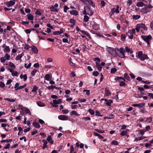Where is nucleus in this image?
I'll return each mask as SVG.
<instances>
[{
    "instance_id": "4be33fe9",
    "label": "nucleus",
    "mask_w": 153,
    "mask_h": 153,
    "mask_svg": "<svg viewBox=\"0 0 153 153\" xmlns=\"http://www.w3.org/2000/svg\"><path fill=\"white\" fill-rule=\"evenodd\" d=\"M24 55V53H22L20 54H19L16 58V61L19 60L21 59L22 58V56Z\"/></svg>"
},
{
    "instance_id": "39448f33",
    "label": "nucleus",
    "mask_w": 153,
    "mask_h": 153,
    "mask_svg": "<svg viewBox=\"0 0 153 153\" xmlns=\"http://www.w3.org/2000/svg\"><path fill=\"white\" fill-rule=\"evenodd\" d=\"M118 51H119L120 53H117V56H119L121 58H124L125 57L124 55L125 50L123 48H120V50H119Z\"/></svg>"
},
{
    "instance_id": "37998d69",
    "label": "nucleus",
    "mask_w": 153,
    "mask_h": 153,
    "mask_svg": "<svg viewBox=\"0 0 153 153\" xmlns=\"http://www.w3.org/2000/svg\"><path fill=\"white\" fill-rule=\"evenodd\" d=\"M12 141V140L11 139H7L6 140H2L1 141V143H4L5 142H6L7 143L9 142H11Z\"/></svg>"
},
{
    "instance_id": "c756f323",
    "label": "nucleus",
    "mask_w": 153,
    "mask_h": 153,
    "mask_svg": "<svg viewBox=\"0 0 153 153\" xmlns=\"http://www.w3.org/2000/svg\"><path fill=\"white\" fill-rule=\"evenodd\" d=\"M70 114L71 116H72L73 115H75L77 116H79L80 115V114H78L76 111H72L70 113Z\"/></svg>"
},
{
    "instance_id": "c85d7f7f",
    "label": "nucleus",
    "mask_w": 153,
    "mask_h": 153,
    "mask_svg": "<svg viewBox=\"0 0 153 153\" xmlns=\"http://www.w3.org/2000/svg\"><path fill=\"white\" fill-rule=\"evenodd\" d=\"M96 65L97 67V70L99 71H100L102 69V67L100 64H99L97 62H96Z\"/></svg>"
},
{
    "instance_id": "2f4dec72",
    "label": "nucleus",
    "mask_w": 153,
    "mask_h": 153,
    "mask_svg": "<svg viewBox=\"0 0 153 153\" xmlns=\"http://www.w3.org/2000/svg\"><path fill=\"white\" fill-rule=\"evenodd\" d=\"M80 31L83 34L86 35L88 37H90V34L87 32L83 30H80Z\"/></svg>"
},
{
    "instance_id": "20e7f679",
    "label": "nucleus",
    "mask_w": 153,
    "mask_h": 153,
    "mask_svg": "<svg viewBox=\"0 0 153 153\" xmlns=\"http://www.w3.org/2000/svg\"><path fill=\"white\" fill-rule=\"evenodd\" d=\"M136 5L138 7H142L143 6L148 7L149 8H153V6L150 4H144L142 2H139L137 3Z\"/></svg>"
},
{
    "instance_id": "79ce46f5",
    "label": "nucleus",
    "mask_w": 153,
    "mask_h": 153,
    "mask_svg": "<svg viewBox=\"0 0 153 153\" xmlns=\"http://www.w3.org/2000/svg\"><path fill=\"white\" fill-rule=\"evenodd\" d=\"M31 65V63H29L28 65L26 63H25L24 65L25 67L26 68H28L30 67Z\"/></svg>"
},
{
    "instance_id": "f03ea898",
    "label": "nucleus",
    "mask_w": 153,
    "mask_h": 153,
    "mask_svg": "<svg viewBox=\"0 0 153 153\" xmlns=\"http://www.w3.org/2000/svg\"><path fill=\"white\" fill-rule=\"evenodd\" d=\"M93 13V11L88 6H85L84 8V11L83 14L84 15H88L89 16H92Z\"/></svg>"
},
{
    "instance_id": "13d9d810",
    "label": "nucleus",
    "mask_w": 153,
    "mask_h": 153,
    "mask_svg": "<svg viewBox=\"0 0 153 153\" xmlns=\"http://www.w3.org/2000/svg\"><path fill=\"white\" fill-rule=\"evenodd\" d=\"M37 89H38L37 87L36 86H33V88L32 91V92H33L36 91L37 90Z\"/></svg>"
},
{
    "instance_id": "774afa93",
    "label": "nucleus",
    "mask_w": 153,
    "mask_h": 153,
    "mask_svg": "<svg viewBox=\"0 0 153 153\" xmlns=\"http://www.w3.org/2000/svg\"><path fill=\"white\" fill-rule=\"evenodd\" d=\"M150 27L151 30H153V20L150 23Z\"/></svg>"
},
{
    "instance_id": "09e8293b",
    "label": "nucleus",
    "mask_w": 153,
    "mask_h": 153,
    "mask_svg": "<svg viewBox=\"0 0 153 153\" xmlns=\"http://www.w3.org/2000/svg\"><path fill=\"white\" fill-rule=\"evenodd\" d=\"M145 129H141L140 130L139 133L141 135H143L146 131Z\"/></svg>"
},
{
    "instance_id": "2eb2a0df",
    "label": "nucleus",
    "mask_w": 153,
    "mask_h": 153,
    "mask_svg": "<svg viewBox=\"0 0 153 153\" xmlns=\"http://www.w3.org/2000/svg\"><path fill=\"white\" fill-rule=\"evenodd\" d=\"M62 102V100L61 99H59L58 100H54L53 101V104H59L61 103Z\"/></svg>"
},
{
    "instance_id": "6e6552de",
    "label": "nucleus",
    "mask_w": 153,
    "mask_h": 153,
    "mask_svg": "<svg viewBox=\"0 0 153 153\" xmlns=\"http://www.w3.org/2000/svg\"><path fill=\"white\" fill-rule=\"evenodd\" d=\"M143 39L145 42H146L148 44H149V40L151 39L152 38V36L150 35H149L148 36H142Z\"/></svg>"
},
{
    "instance_id": "de8ad7c7",
    "label": "nucleus",
    "mask_w": 153,
    "mask_h": 153,
    "mask_svg": "<svg viewBox=\"0 0 153 153\" xmlns=\"http://www.w3.org/2000/svg\"><path fill=\"white\" fill-rule=\"evenodd\" d=\"M124 77L126 78L127 80H129L130 79V77L128 75L126 74L125 73L124 75Z\"/></svg>"
},
{
    "instance_id": "a18cd8bd",
    "label": "nucleus",
    "mask_w": 153,
    "mask_h": 153,
    "mask_svg": "<svg viewBox=\"0 0 153 153\" xmlns=\"http://www.w3.org/2000/svg\"><path fill=\"white\" fill-rule=\"evenodd\" d=\"M37 72V70L36 69H34L31 73V74L32 76H33L35 75Z\"/></svg>"
},
{
    "instance_id": "4468645a",
    "label": "nucleus",
    "mask_w": 153,
    "mask_h": 153,
    "mask_svg": "<svg viewBox=\"0 0 153 153\" xmlns=\"http://www.w3.org/2000/svg\"><path fill=\"white\" fill-rule=\"evenodd\" d=\"M64 32L63 30L60 29L59 31H54L53 32V35H59L63 33Z\"/></svg>"
},
{
    "instance_id": "58836bf2",
    "label": "nucleus",
    "mask_w": 153,
    "mask_h": 153,
    "mask_svg": "<svg viewBox=\"0 0 153 153\" xmlns=\"http://www.w3.org/2000/svg\"><path fill=\"white\" fill-rule=\"evenodd\" d=\"M117 69L115 68H113L111 69V74L114 73L117 71Z\"/></svg>"
},
{
    "instance_id": "423d86ee",
    "label": "nucleus",
    "mask_w": 153,
    "mask_h": 153,
    "mask_svg": "<svg viewBox=\"0 0 153 153\" xmlns=\"http://www.w3.org/2000/svg\"><path fill=\"white\" fill-rule=\"evenodd\" d=\"M145 7L142 8L140 11V12L143 14H146L150 12L149 9L151 8H149L147 6Z\"/></svg>"
},
{
    "instance_id": "a211bd4d",
    "label": "nucleus",
    "mask_w": 153,
    "mask_h": 153,
    "mask_svg": "<svg viewBox=\"0 0 153 153\" xmlns=\"http://www.w3.org/2000/svg\"><path fill=\"white\" fill-rule=\"evenodd\" d=\"M145 104L144 103H141L138 104H134L132 106L134 107H138L139 108H141L143 106H144Z\"/></svg>"
},
{
    "instance_id": "6ab92c4d",
    "label": "nucleus",
    "mask_w": 153,
    "mask_h": 153,
    "mask_svg": "<svg viewBox=\"0 0 153 153\" xmlns=\"http://www.w3.org/2000/svg\"><path fill=\"white\" fill-rule=\"evenodd\" d=\"M32 50L35 53H37L38 52V50L37 48L34 46H32L31 47Z\"/></svg>"
},
{
    "instance_id": "9b49d317",
    "label": "nucleus",
    "mask_w": 153,
    "mask_h": 153,
    "mask_svg": "<svg viewBox=\"0 0 153 153\" xmlns=\"http://www.w3.org/2000/svg\"><path fill=\"white\" fill-rule=\"evenodd\" d=\"M58 118L59 119L62 120H66L68 119V117L66 115H60L58 116Z\"/></svg>"
},
{
    "instance_id": "b1692460",
    "label": "nucleus",
    "mask_w": 153,
    "mask_h": 153,
    "mask_svg": "<svg viewBox=\"0 0 153 153\" xmlns=\"http://www.w3.org/2000/svg\"><path fill=\"white\" fill-rule=\"evenodd\" d=\"M70 13L71 14L75 16L78 15V12L74 10H72L71 11H70Z\"/></svg>"
},
{
    "instance_id": "f8f14e48",
    "label": "nucleus",
    "mask_w": 153,
    "mask_h": 153,
    "mask_svg": "<svg viewBox=\"0 0 153 153\" xmlns=\"http://www.w3.org/2000/svg\"><path fill=\"white\" fill-rule=\"evenodd\" d=\"M15 2L13 1L10 0L9 1L6 2V5L8 7H11L13 5L15 4Z\"/></svg>"
},
{
    "instance_id": "a19ab883",
    "label": "nucleus",
    "mask_w": 153,
    "mask_h": 153,
    "mask_svg": "<svg viewBox=\"0 0 153 153\" xmlns=\"http://www.w3.org/2000/svg\"><path fill=\"white\" fill-rule=\"evenodd\" d=\"M118 144V142L116 140H113L111 141V144L113 145H117Z\"/></svg>"
},
{
    "instance_id": "0e129e2a",
    "label": "nucleus",
    "mask_w": 153,
    "mask_h": 153,
    "mask_svg": "<svg viewBox=\"0 0 153 153\" xmlns=\"http://www.w3.org/2000/svg\"><path fill=\"white\" fill-rule=\"evenodd\" d=\"M115 9L114 8H113L111 9L110 12L112 15L114 14V13L115 12Z\"/></svg>"
},
{
    "instance_id": "e2e57ef3",
    "label": "nucleus",
    "mask_w": 153,
    "mask_h": 153,
    "mask_svg": "<svg viewBox=\"0 0 153 153\" xmlns=\"http://www.w3.org/2000/svg\"><path fill=\"white\" fill-rule=\"evenodd\" d=\"M124 81H121L120 82V85L121 86H122L125 85H126V83Z\"/></svg>"
},
{
    "instance_id": "a878e982",
    "label": "nucleus",
    "mask_w": 153,
    "mask_h": 153,
    "mask_svg": "<svg viewBox=\"0 0 153 153\" xmlns=\"http://www.w3.org/2000/svg\"><path fill=\"white\" fill-rule=\"evenodd\" d=\"M33 125L35 128H39L40 127V125L37 122H34L33 123Z\"/></svg>"
},
{
    "instance_id": "e433bc0d",
    "label": "nucleus",
    "mask_w": 153,
    "mask_h": 153,
    "mask_svg": "<svg viewBox=\"0 0 153 153\" xmlns=\"http://www.w3.org/2000/svg\"><path fill=\"white\" fill-rule=\"evenodd\" d=\"M70 22L71 23V25L73 26L75 24V21L73 19H71L70 20Z\"/></svg>"
},
{
    "instance_id": "052dcab7",
    "label": "nucleus",
    "mask_w": 153,
    "mask_h": 153,
    "mask_svg": "<svg viewBox=\"0 0 153 153\" xmlns=\"http://www.w3.org/2000/svg\"><path fill=\"white\" fill-rule=\"evenodd\" d=\"M62 112L63 114H67L69 112L68 111L67 109L62 110Z\"/></svg>"
},
{
    "instance_id": "4d7b16f0",
    "label": "nucleus",
    "mask_w": 153,
    "mask_h": 153,
    "mask_svg": "<svg viewBox=\"0 0 153 153\" xmlns=\"http://www.w3.org/2000/svg\"><path fill=\"white\" fill-rule=\"evenodd\" d=\"M5 86V84L2 82H0V87L3 88Z\"/></svg>"
},
{
    "instance_id": "ea45409f",
    "label": "nucleus",
    "mask_w": 153,
    "mask_h": 153,
    "mask_svg": "<svg viewBox=\"0 0 153 153\" xmlns=\"http://www.w3.org/2000/svg\"><path fill=\"white\" fill-rule=\"evenodd\" d=\"M12 76H18V72L16 71H14L11 74Z\"/></svg>"
},
{
    "instance_id": "f704fd0d",
    "label": "nucleus",
    "mask_w": 153,
    "mask_h": 153,
    "mask_svg": "<svg viewBox=\"0 0 153 153\" xmlns=\"http://www.w3.org/2000/svg\"><path fill=\"white\" fill-rule=\"evenodd\" d=\"M146 119L145 122L148 123H150L152 121V118L151 117H147L146 118Z\"/></svg>"
},
{
    "instance_id": "412c9836",
    "label": "nucleus",
    "mask_w": 153,
    "mask_h": 153,
    "mask_svg": "<svg viewBox=\"0 0 153 153\" xmlns=\"http://www.w3.org/2000/svg\"><path fill=\"white\" fill-rule=\"evenodd\" d=\"M47 140L51 144H53V140H52L51 136H48V137L47 138Z\"/></svg>"
},
{
    "instance_id": "864d4df0",
    "label": "nucleus",
    "mask_w": 153,
    "mask_h": 153,
    "mask_svg": "<svg viewBox=\"0 0 153 153\" xmlns=\"http://www.w3.org/2000/svg\"><path fill=\"white\" fill-rule=\"evenodd\" d=\"M88 112L91 115H94V111L91 109L88 110Z\"/></svg>"
},
{
    "instance_id": "603ef678",
    "label": "nucleus",
    "mask_w": 153,
    "mask_h": 153,
    "mask_svg": "<svg viewBox=\"0 0 153 153\" xmlns=\"http://www.w3.org/2000/svg\"><path fill=\"white\" fill-rule=\"evenodd\" d=\"M0 59L1 62L2 63L4 62L6 60V59L4 57H1Z\"/></svg>"
},
{
    "instance_id": "bf43d9fd",
    "label": "nucleus",
    "mask_w": 153,
    "mask_h": 153,
    "mask_svg": "<svg viewBox=\"0 0 153 153\" xmlns=\"http://www.w3.org/2000/svg\"><path fill=\"white\" fill-rule=\"evenodd\" d=\"M119 6L118 5H117L116 6V8L115 9V12L116 13H119Z\"/></svg>"
},
{
    "instance_id": "338daca9",
    "label": "nucleus",
    "mask_w": 153,
    "mask_h": 153,
    "mask_svg": "<svg viewBox=\"0 0 153 153\" xmlns=\"http://www.w3.org/2000/svg\"><path fill=\"white\" fill-rule=\"evenodd\" d=\"M29 23V22L27 21H23L21 22V24L23 25H28Z\"/></svg>"
},
{
    "instance_id": "473e14b6",
    "label": "nucleus",
    "mask_w": 153,
    "mask_h": 153,
    "mask_svg": "<svg viewBox=\"0 0 153 153\" xmlns=\"http://www.w3.org/2000/svg\"><path fill=\"white\" fill-rule=\"evenodd\" d=\"M146 138V137L144 136H141L138 137L136 138L135 139V141H139L143 140Z\"/></svg>"
},
{
    "instance_id": "ddd939ff",
    "label": "nucleus",
    "mask_w": 153,
    "mask_h": 153,
    "mask_svg": "<svg viewBox=\"0 0 153 153\" xmlns=\"http://www.w3.org/2000/svg\"><path fill=\"white\" fill-rule=\"evenodd\" d=\"M84 1L83 2H87L90 5H91L92 7H95V5L94 4L93 1L91 0H84Z\"/></svg>"
},
{
    "instance_id": "69168bd1",
    "label": "nucleus",
    "mask_w": 153,
    "mask_h": 153,
    "mask_svg": "<svg viewBox=\"0 0 153 153\" xmlns=\"http://www.w3.org/2000/svg\"><path fill=\"white\" fill-rule=\"evenodd\" d=\"M142 52V51H139L138 53L137 57L139 58L141 56L143 55Z\"/></svg>"
},
{
    "instance_id": "8fccbe9b",
    "label": "nucleus",
    "mask_w": 153,
    "mask_h": 153,
    "mask_svg": "<svg viewBox=\"0 0 153 153\" xmlns=\"http://www.w3.org/2000/svg\"><path fill=\"white\" fill-rule=\"evenodd\" d=\"M126 36L125 34H122L121 36V39L122 41H124L125 39Z\"/></svg>"
},
{
    "instance_id": "5fc2aeb1",
    "label": "nucleus",
    "mask_w": 153,
    "mask_h": 153,
    "mask_svg": "<svg viewBox=\"0 0 153 153\" xmlns=\"http://www.w3.org/2000/svg\"><path fill=\"white\" fill-rule=\"evenodd\" d=\"M26 85V84H25V85L22 86H21L18 87V88L17 89H15V91H17L19 90H20L21 89H22L23 88H24L25 86Z\"/></svg>"
},
{
    "instance_id": "1a4fd4ad",
    "label": "nucleus",
    "mask_w": 153,
    "mask_h": 153,
    "mask_svg": "<svg viewBox=\"0 0 153 153\" xmlns=\"http://www.w3.org/2000/svg\"><path fill=\"white\" fill-rule=\"evenodd\" d=\"M137 27H138L139 28H142L143 30L146 31L147 30V27H146L144 24L143 23L137 24Z\"/></svg>"
},
{
    "instance_id": "680f3d73",
    "label": "nucleus",
    "mask_w": 153,
    "mask_h": 153,
    "mask_svg": "<svg viewBox=\"0 0 153 153\" xmlns=\"http://www.w3.org/2000/svg\"><path fill=\"white\" fill-rule=\"evenodd\" d=\"M69 8L66 6H65L64 7V11L65 13H66L67 10L69 9Z\"/></svg>"
},
{
    "instance_id": "3c124183",
    "label": "nucleus",
    "mask_w": 153,
    "mask_h": 153,
    "mask_svg": "<svg viewBox=\"0 0 153 153\" xmlns=\"http://www.w3.org/2000/svg\"><path fill=\"white\" fill-rule=\"evenodd\" d=\"M94 130L95 131L97 132H98L99 133H104V132H105V131L104 130H100L98 129H95Z\"/></svg>"
},
{
    "instance_id": "aec40b11",
    "label": "nucleus",
    "mask_w": 153,
    "mask_h": 153,
    "mask_svg": "<svg viewBox=\"0 0 153 153\" xmlns=\"http://www.w3.org/2000/svg\"><path fill=\"white\" fill-rule=\"evenodd\" d=\"M42 141L43 143V148L45 149L47 148L48 146H47V144L48 143V142L47 141L45 140H42Z\"/></svg>"
},
{
    "instance_id": "4c0bfd02",
    "label": "nucleus",
    "mask_w": 153,
    "mask_h": 153,
    "mask_svg": "<svg viewBox=\"0 0 153 153\" xmlns=\"http://www.w3.org/2000/svg\"><path fill=\"white\" fill-rule=\"evenodd\" d=\"M89 19V17L85 15L84 16V22H88Z\"/></svg>"
},
{
    "instance_id": "9d476101",
    "label": "nucleus",
    "mask_w": 153,
    "mask_h": 153,
    "mask_svg": "<svg viewBox=\"0 0 153 153\" xmlns=\"http://www.w3.org/2000/svg\"><path fill=\"white\" fill-rule=\"evenodd\" d=\"M21 109L24 111L26 114H28L29 115H31V113L29 109L26 107H22Z\"/></svg>"
},
{
    "instance_id": "49530a36",
    "label": "nucleus",
    "mask_w": 153,
    "mask_h": 153,
    "mask_svg": "<svg viewBox=\"0 0 153 153\" xmlns=\"http://www.w3.org/2000/svg\"><path fill=\"white\" fill-rule=\"evenodd\" d=\"M112 103V101L111 100H108L106 102V104L108 106H110L111 103Z\"/></svg>"
},
{
    "instance_id": "6e6d98bb",
    "label": "nucleus",
    "mask_w": 153,
    "mask_h": 153,
    "mask_svg": "<svg viewBox=\"0 0 153 153\" xmlns=\"http://www.w3.org/2000/svg\"><path fill=\"white\" fill-rule=\"evenodd\" d=\"M127 133V131L126 130V131H122L121 133H120V134L123 136H124Z\"/></svg>"
},
{
    "instance_id": "72a5a7b5",
    "label": "nucleus",
    "mask_w": 153,
    "mask_h": 153,
    "mask_svg": "<svg viewBox=\"0 0 153 153\" xmlns=\"http://www.w3.org/2000/svg\"><path fill=\"white\" fill-rule=\"evenodd\" d=\"M4 57L7 60H9L10 59V56L7 53H6Z\"/></svg>"
},
{
    "instance_id": "0eeeda50",
    "label": "nucleus",
    "mask_w": 153,
    "mask_h": 153,
    "mask_svg": "<svg viewBox=\"0 0 153 153\" xmlns=\"http://www.w3.org/2000/svg\"><path fill=\"white\" fill-rule=\"evenodd\" d=\"M1 47L3 48V51L5 53H7L10 51V48L9 46H6L5 44H3L1 46Z\"/></svg>"
},
{
    "instance_id": "cd10ccee",
    "label": "nucleus",
    "mask_w": 153,
    "mask_h": 153,
    "mask_svg": "<svg viewBox=\"0 0 153 153\" xmlns=\"http://www.w3.org/2000/svg\"><path fill=\"white\" fill-rule=\"evenodd\" d=\"M105 93L106 96H108L111 94V93L108 89L107 88H105Z\"/></svg>"
},
{
    "instance_id": "f3484780",
    "label": "nucleus",
    "mask_w": 153,
    "mask_h": 153,
    "mask_svg": "<svg viewBox=\"0 0 153 153\" xmlns=\"http://www.w3.org/2000/svg\"><path fill=\"white\" fill-rule=\"evenodd\" d=\"M93 27L94 30H98L100 29V27L99 25L95 23L93 25Z\"/></svg>"
},
{
    "instance_id": "5701e85b",
    "label": "nucleus",
    "mask_w": 153,
    "mask_h": 153,
    "mask_svg": "<svg viewBox=\"0 0 153 153\" xmlns=\"http://www.w3.org/2000/svg\"><path fill=\"white\" fill-rule=\"evenodd\" d=\"M50 10L51 12H58V10L57 9L55 8V7H54L53 6H51L50 8Z\"/></svg>"
},
{
    "instance_id": "bb28decb",
    "label": "nucleus",
    "mask_w": 153,
    "mask_h": 153,
    "mask_svg": "<svg viewBox=\"0 0 153 153\" xmlns=\"http://www.w3.org/2000/svg\"><path fill=\"white\" fill-rule=\"evenodd\" d=\"M36 103L37 105L40 107H44L45 105L44 103L40 101H37Z\"/></svg>"
},
{
    "instance_id": "c03bdc74",
    "label": "nucleus",
    "mask_w": 153,
    "mask_h": 153,
    "mask_svg": "<svg viewBox=\"0 0 153 153\" xmlns=\"http://www.w3.org/2000/svg\"><path fill=\"white\" fill-rule=\"evenodd\" d=\"M9 66L10 67L13 68L14 69H15V66L14 64L11 62H9Z\"/></svg>"
},
{
    "instance_id": "393cba45",
    "label": "nucleus",
    "mask_w": 153,
    "mask_h": 153,
    "mask_svg": "<svg viewBox=\"0 0 153 153\" xmlns=\"http://www.w3.org/2000/svg\"><path fill=\"white\" fill-rule=\"evenodd\" d=\"M27 16V18L29 20H33V16L31 14H28Z\"/></svg>"
},
{
    "instance_id": "dca6fc26",
    "label": "nucleus",
    "mask_w": 153,
    "mask_h": 153,
    "mask_svg": "<svg viewBox=\"0 0 153 153\" xmlns=\"http://www.w3.org/2000/svg\"><path fill=\"white\" fill-rule=\"evenodd\" d=\"M141 16L140 15H133L132 16V18L134 20H136L140 18Z\"/></svg>"
},
{
    "instance_id": "7ed1b4c3",
    "label": "nucleus",
    "mask_w": 153,
    "mask_h": 153,
    "mask_svg": "<svg viewBox=\"0 0 153 153\" xmlns=\"http://www.w3.org/2000/svg\"><path fill=\"white\" fill-rule=\"evenodd\" d=\"M135 33V30L134 29H133L131 30H129L126 32V35L128 36V38L132 39H133V35Z\"/></svg>"
},
{
    "instance_id": "7c9ffc66",
    "label": "nucleus",
    "mask_w": 153,
    "mask_h": 153,
    "mask_svg": "<svg viewBox=\"0 0 153 153\" xmlns=\"http://www.w3.org/2000/svg\"><path fill=\"white\" fill-rule=\"evenodd\" d=\"M147 57L148 56L146 55L143 54L142 55V56L140 57L139 58L140 59L142 60H144L146 59Z\"/></svg>"
},
{
    "instance_id": "c9c22d12",
    "label": "nucleus",
    "mask_w": 153,
    "mask_h": 153,
    "mask_svg": "<svg viewBox=\"0 0 153 153\" xmlns=\"http://www.w3.org/2000/svg\"><path fill=\"white\" fill-rule=\"evenodd\" d=\"M50 78V75L49 74H47L45 75L44 78L45 79L49 81Z\"/></svg>"
},
{
    "instance_id": "f257e3e1",
    "label": "nucleus",
    "mask_w": 153,
    "mask_h": 153,
    "mask_svg": "<svg viewBox=\"0 0 153 153\" xmlns=\"http://www.w3.org/2000/svg\"><path fill=\"white\" fill-rule=\"evenodd\" d=\"M106 51L111 55L114 56H117V52L119 51V49L108 47L106 48Z\"/></svg>"
}]
</instances>
